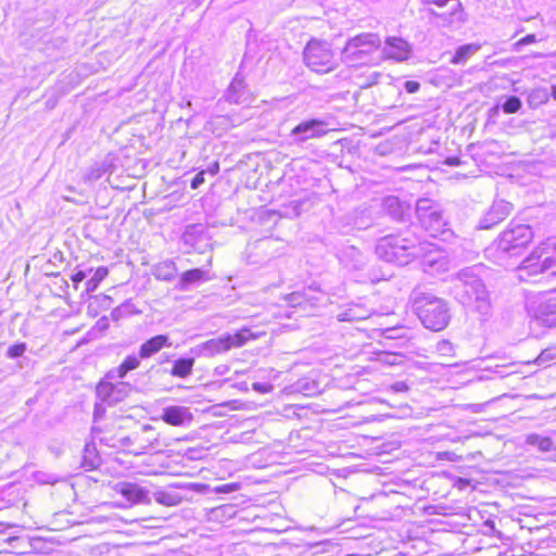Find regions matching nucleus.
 <instances>
[{
    "instance_id": "nucleus-1",
    "label": "nucleus",
    "mask_w": 556,
    "mask_h": 556,
    "mask_svg": "<svg viewBox=\"0 0 556 556\" xmlns=\"http://www.w3.org/2000/svg\"><path fill=\"white\" fill-rule=\"evenodd\" d=\"M455 295L460 303L472 306L481 315L490 313L489 292L482 280L475 274L473 268L462 269L456 275Z\"/></svg>"
},
{
    "instance_id": "nucleus-2",
    "label": "nucleus",
    "mask_w": 556,
    "mask_h": 556,
    "mask_svg": "<svg viewBox=\"0 0 556 556\" xmlns=\"http://www.w3.org/2000/svg\"><path fill=\"white\" fill-rule=\"evenodd\" d=\"M413 296L418 318L426 328L432 331H441L446 328L451 314L445 300L417 290L413 292Z\"/></svg>"
},
{
    "instance_id": "nucleus-3",
    "label": "nucleus",
    "mask_w": 556,
    "mask_h": 556,
    "mask_svg": "<svg viewBox=\"0 0 556 556\" xmlns=\"http://www.w3.org/2000/svg\"><path fill=\"white\" fill-rule=\"evenodd\" d=\"M380 45L381 40L377 34L362 33L346 41L341 52V59L351 67L371 64L375 61L374 54Z\"/></svg>"
},
{
    "instance_id": "nucleus-4",
    "label": "nucleus",
    "mask_w": 556,
    "mask_h": 556,
    "mask_svg": "<svg viewBox=\"0 0 556 556\" xmlns=\"http://www.w3.org/2000/svg\"><path fill=\"white\" fill-rule=\"evenodd\" d=\"M303 59L307 67L321 74L333 71L338 65L330 43L318 39L307 42Z\"/></svg>"
},
{
    "instance_id": "nucleus-5",
    "label": "nucleus",
    "mask_w": 556,
    "mask_h": 556,
    "mask_svg": "<svg viewBox=\"0 0 556 556\" xmlns=\"http://www.w3.org/2000/svg\"><path fill=\"white\" fill-rule=\"evenodd\" d=\"M526 306L530 317L538 325L556 328V296L552 295V292L529 296Z\"/></svg>"
},
{
    "instance_id": "nucleus-6",
    "label": "nucleus",
    "mask_w": 556,
    "mask_h": 556,
    "mask_svg": "<svg viewBox=\"0 0 556 556\" xmlns=\"http://www.w3.org/2000/svg\"><path fill=\"white\" fill-rule=\"evenodd\" d=\"M416 214L431 237L437 238L439 233H448V230L444 229L445 223L441 207L433 200L427 198L419 199L416 203Z\"/></svg>"
},
{
    "instance_id": "nucleus-7",
    "label": "nucleus",
    "mask_w": 556,
    "mask_h": 556,
    "mask_svg": "<svg viewBox=\"0 0 556 556\" xmlns=\"http://www.w3.org/2000/svg\"><path fill=\"white\" fill-rule=\"evenodd\" d=\"M263 530L258 528H245V556H271L275 552L269 541V533L275 530Z\"/></svg>"
},
{
    "instance_id": "nucleus-8",
    "label": "nucleus",
    "mask_w": 556,
    "mask_h": 556,
    "mask_svg": "<svg viewBox=\"0 0 556 556\" xmlns=\"http://www.w3.org/2000/svg\"><path fill=\"white\" fill-rule=\"evenodd\" d=\"M419 245H375L378 258L386 263L405 266L415 257V250Z\"/></svg>"
},
{
    "instance_id": "nucleus-9",
    "label": "nucleus",
    "mask_w": 556,
    "mask_h": 556,
    "mask_svg": "<svg viewBox=\"0 0 556 556\" xmlns=\"http://www.w3.org/2000/svg\"><path fill=\"white\" fill-rule=\"evenodd\" d=\"M276 519H279L278 514L269 511L263 503L245 500V522H255L254 527L261 530H275L274 522Z\"/></svg>"
},
{
    "instance_id": "nucleus-10",
    "label": "nucleus",
    "mask_w": 556,
    "mask_h": 556,
    "mask_svg": "<svg viewBox=\"0 0 556 556\" xmlns=\"http://www.w3.org/2000/svg\"><path fill=\"white\" fill-rule=\"evenodd\" d=\"M541 256L542 254H536L534 251L522 261L521 265L518 267L520 279L526 280L525 274L532 276L546 270H552V275H556V249L554 250V255L545 256L544 260L539 263L538 261Z\"/></svg>"
},
{
    "instance_id": "nucleus-11",
    "label": "nucleus",
    "mask_w": 556,
    "mask_h": 556,
    "mask_svg": "<svg viewBox=\"0 0 556 556\" xmlns=\"http://www.w3.org/2000/svg\"><path fill=\"white\" fill-rule=\"evenodd\" d=\"M533 239L532 228L517 220H511L502 232L500 243H530Z\"/></svg>"
},
{
    "instance_id": "nucleus-12",
    "label": "nucleus",
    "mask_w": 556,
    "mask_h": 556,
    "mask_svg": "<svg viewBox=\"0 0 556 556\" xmlns=\"http://www.w3.org/2000/svg\"><path fill=\"white\" fill-rule=\"evenodd\" d=\"M381 212L396 222L405 220L409 215L410 204L395 195H387L380 202Z\"/></svg>"
},
{
    "instance_id": "nucleus-13",
    "label": "nucleus",
    "mask_w": 556,
    "mask_h": 556,
    "mask_svg": "<svg viewBox=\"0 0 556 556\" xmlns=\"http://www.w3.org/2000/svg\"><path fill=\"white\" fill-rule=\"evenodd\" d=\"M328 132L327 124L320 119H308L296 125L291 134L299 141L323 137Z\"/></svg>"
},
{
    "instance_id": "nucleus-14",
    "label": "nucleus",
    "mask_w": 556,
    "mask_h": 556,
    "mask_svg": "<svg viewBox=\"0 0 556 556\" xmlns=\"http://www.w3.org/2000/svg\"><path fill=\"white\" fill-rule=\"evenodd\" d=\"M511 204L505 200L494 201L492 206L481 218L479 223L480 229H490L494 225L504 220L511 212Z\"/></svg>"
},
{
    "instance_id": "nucleus-15",
    "label": "nucleus",
    "mask_w": 556,
    "mask_h": 556,
    "mask_svg": "<svg viewBox=\"0 0 556 556\" xmlns=\"http://www.w3.org/2000/svg\"><path fill=\"white\" fill-rule=\"evenodd\" d=\"M382 53L386 59L402 62L409 58L412 48L410 45L403 38L389 37L386 40Z\"/></svg>"
},
{
    "instance_id": "nucleus-16",
    "label": "nucleus",
    "mask_w": 556,
    "mask_h": 556,
    "mask_svg": "<svg viewBox=\"0 0 556 556\" xmlns=\"http://www.w3.org/2000/svg\"><path fill=\"white\" fill-rule=\"evenodd\" d=\"M161 420L172 427H182L193 421V415L188 407L170 405L163 409Z\"/></svg>"
},
{
    "instance_id": "nucleus-17",
    "label": "nucleus",
    "mask_w": 556,
    "mask_h": 556,
    "mask_svg": "<svg viewBox=\"0 0 556 556\" xmlns=\"http://www.w3.org/2000/svg\"><path fill=\"white\" fill-rule=\"evenodd\" d=\"M424 271L433 275L448 270V260L441 249L426 252L420 261Z\"/></svg>"
},
{
    "instance_id": "nucleus-18",
    "label": "nucleus",
    "mask_w": 556,
    "mask_h": 556,
    "mask_svg": "<svg viewBox=\"0 0 556 556\" xmlns=\"http://www.w3.org/2000/svg\"><path fill=\"white\" fill-rule=\"evenodd\" d=\"M425 4H434L439 9L446 8V11L435 13L434 15L443 18L446 23L459 21L462 16V3L459 0H421Z\"/></svg>"
},
{
    "instance_id": "nucleus-19",
    "label": "nucleus",
    "mask_w": 556,
    "mask_h": 556,
    "mask_svg": "<svg viewBox=\"0 0 556 556\" xmlns=\"http://www.w3.org/2000/svg\"><path fill=\"white\" fill-rule=\"evenodd\" d=\"M172 344L169 338L166 334H157L146 340L139 349V356L141 358H149L156 354L164 348H169Z\"/></svg>"
},
{
    "instance_id": "nucleus-20",
    "label": "nucleus",
    "mask_w": 556,
    "mask_h": 556,
    "mask_svg": "<svg viewBox=\"0 0 556 556\" xmlns=\"http://www.w3.org/2000/svg\"><path fill=\"white\" fill-rule=\"evenodd\" d=\"M116 491L130 504L147 501V491L136 483L123 482L116 486Z\"/></svg>"
},
{
    "instance_id": "nucleus-21",
    "label": "nucleus",
    "mask_w": 556,
    "mask_h": 556,
    "mask_svg": "<svg viewBox=\"0 0 556 556\" xmlns=\"http://www.w3.org/2000/svg\"><path fill=\"white\" fill-rule=\"evenodd\" d=\"M89 278L85 282V292L90 294L94 292L102 281L109 276V268L105 266H99L96 268H89L88 274Z\"/></svg>"
},
{
    "instance_id": "nucleus-22",
    "label": "nucleus",
    "mask_w": 556,
    "mask_h": 556,
    "mask_svg": "<svg viewBox=\"0 0 556 556\" xmlns=\"http://www.w3.org/2000/svg\"><path fill=\"white\" fill-rule=\"evenodd\" d=\"M525 443L527 445L536 447L538 451L546 453L556 451V445L549 437H545L539 433H529L525 437Z\"/></svg>"
},
{
    "instance_id": "nucleus-23",
    "label": "nucleus",
    "mask_w": 556,
    "mask_h": 556,
    "mask_svg": "<svg viewBox=\"0 0 556 556\" xmlns=\"http://www.w3.org/2000/svg\"><path fill=\"white\" fill-rule=\"evenodd\" d=\"M193 366L194 359L192 357L178 358L172 366L170 375L177 378H186L192 372Z\"/></svg>"
},
{
    "instance_id": "nucleus-24",
    "label": "nucleus",
    "mask_w": 556,
    "mask_h": 556,
    "mask_svg": "<svg viewBox=\"0 0 556 556\" xmlns=\"http://www.w3.org/2000/svg\"><path fill=\"white\" fill-rule=\"evenodd\" d=\"M481 46L478 43H468L460 46L457 48L455 54L453 55L451 62L453 64H464L468 61L470 56L477 53L480 50Z\"/></svg>"
},
{
    "instance_id": "nucleus-25",
    "label": "nucleus",
    "mask_w": 556,
    "mask_h": 556,
    "mask_svg": "<svg viewBox=\"0 0 556 556\" xmlns=\"http://www.w3.org/2000/svg\"><path fill=\"white\" fill-rule=\"evenodd\" d=\"M206 274L201 269H190L185 271L179 279V288L185 290L189 285L206 279Z\"/></svg>"
},
{
    "instance_id": "nucleus-26",
    "label": "nucleus",
    "mask_w": 556,
    "mask_h": 556,
    "mask_svg": "<svg viewBox=\"0 0 556 556\" xmlns=\"http://www.w3.org/2000/svg\"><path fill=\"white\" fill-rule=\"evenodd\" d=\"M140 366L139 359L134 356H127L117 368V376L123 378L128 371L137 369Z\"/></svg>"
},
{
    "instance_id": "nucleus-27",
    "label": "nucleus",
    "mask_w": 556,
    "mask_h": 556,
    "mask_svg": "<svg viewBox=\"0 0 556 556\" xmlns=\"http://www.w3.org/2000/svg\"><path fill=\"white\" fill-rule=\"evenodd\" d=\"M522 106L521 100L516 96H510L502 104V109L506 114L518 112Z\"/></svg>"
},
{
    "instance_id": "nucleus-28",
    "label": "nucleus",
    "mask_w": 556,
    "mask_h": 556,
    "mask_svg": "<svg viewBox=\"0 0 556 556\" xmlns=\"http://www.w3.org/2000/svg\"><path fill=\"white\" fill-rule=\"evenodd\" d=\"M285 300L291 306H301L305 301H307V298L302 292H292V293L285 295Z\"/></svg>"
},
{
    "instance_id": "nucleus-29",
    "label": "nucleus",
    "mask_w": 556,
    "mask_h": 556,
    "mask_svg": "<svg viewBox=\"0 0 556 556\" xmlns=\"http://www.w3.org/2000/svg\"><path fill=\"white\" fill-rule=\"evenodd\" d=\"M366 317H367V315L359 314V312H356L354 308H350L339 315V320L353 321V320L365 319Z\"/></svg>"
},
{
    "instance_id": "nucleus-30",
    "label": "nucleus",
    "mask_w": 556,
    "mask_h": 556,
    "mask_svg": "<svg viewBox=\"0 0 556 556\" xmlns=\"http://www.w3.org/2000/svg\"><path fill=\"white\" fill-rule=\"evenodd\" d=\"M554 358H556V346L551 345L541 352V354L538 357V363L540 365H542V364L549 362Z\"/></svg>"
},
{
    "instance_id": "nucleus-31",
    "label": "nucleus",
    "mask_w": 556,
    "mask_h": 556,
    "mask_svg": "<svg viewBox=\"0 0 556 556\" xmlns=\"http://www.w3.org/2000/svg\"><path fill=\"white\" fill-rule=\"evenodd\" d=\"M274 387L270 382L263 381V382H252V390L260 394H268L273 391Z\"/></svg>"
},
{
    "instance_id": "nucleus-32",
    "label": "nucleus",
    "mask_w": 556,
    "mask_h": 556,
    "mask_svg": "<svg viewBox=\"0 0 556 556\" xmlns=\"http://www.w3.org/2000/svg\"><path fill=\"white\" fill-rule=\"evenodd\" d=\"M26 351V344L25 343H16V344H13L12 346H10L8 349V356L10 358H16V357H20L22 356Z\"/></svg>"
},
{
    "instance_id": "nucleus-33",
    "label": "nucleus",
    "mask_w": 556,
    "mask_h": 556,
    "mask_svg": "<svg viewBox=\"0 0 556 556\" xmlns=\"http://www.w3.org/2000/svg\"><path fill=\"white\" fill-rule=\"evenodd\" d=\"M302 202L300 201H291L290 202V205L288 207H286V212L283 213L286 216H289V217H298L300 216L301 214V206H302Z\"/></svg>"
},
{
    "instance_id": "nucleus-34",
    "label": "nucleus",
    "mask_w": 556,
    "mask_h": 556,
    "mask_svg": "<svg viewBox=\"0 0 556 556\" xmlns=\"http://www.w3.org/2000/svg\"><path fill=\"white\" fill-rule=\"evenodd\" d=\"M437 350L441 355L447 356L453 354L454 346L450 341L442 340L438 342Z\"/></svg>"
},
{
    "instance_id": "nucleus-35",
    "label": "nucleus",
    "mask_w": 556,
    "mask_h": 556,
    "mask_svg": "<svg viewBox=\"0 0 556 556\" xmlns=\"http://www.w3.org/2000/svg\"><path fill=\"white\" fill-rule=\"evenodd\" d=\"M157 500L160 503H163L167 506H174V505L178 504V502H179L178 497L166 495L164 492L159 493Z\"/></svg>"
},
{
    "instance_id": "nucleus-36",
    "label": "nucleus",
    "mask_w": 556,
    "mask_h": 556,
    "mask_svg": "<svg viewBox=\"0 0 556 556\" xmlns=\"http://www.w3.org/2000/svg\"><path fill=\"white\" fill-rule=\"evenodd\" d=\"M87 274L84 270H77L71 276L74 289H78V285L87 277Z\"/></svg>"
},
{
    "instance_id": "nucleus-37",
    "label": "nucleus",
    "mask_w": 556,
    "mask_h": 556,
    "mask_svg": "<svg viewBox=\"0 0 556 556\" xmlns=\"http://www.w3.org/2000/svg\"><path fill=\"white\" fill-rule=\"evenodd\" d=\"M403 88L407 93H415L420 89V84L416 80H406Z\"/></svg>"
},
{
    "instance_id": "nucleus-38",
    "label": "nucleus",
    "mask_w": 556,
    "mask_h": 556,
    "mask_svg": "<svg viewBox=\"0 0 556 556\" xmlns=\"http://www.w3.org/2000/svg\"><path fill=\"white\" fill-rule=\"evenodd\" d=\"M205 170H200L194 177L193 179L191 180V188L192 189H197L199 188L204 181H205V178H204V175H205Z\"/></svg>"
},
{
    "instance_id": "nucleus-39",
    "label": "nucleus",
    "mask_w": 556,
    "mask_h": 556,
    "mask_svg": "<svg viewBox=\"0 0 556 556\" xmlns=\"http://www.w3.org/2000/svg\"><path fill=\"white\" fill-rule=\"evenodd\" d=\"M390 389L397 393H404L408 391V386L405 381H396L390 386Z\"/></svg>"
},
{
    "instance_id": "nucleus-40",
    "label": "nucleus",
    "mask_w": 556,
    "mask_h": 556,
    "mask_svg": "<svg viewBox=\"0 0 556 556\" xmlns=\"http://www.w3.org/2000/svg\"><path fill=\"white\" fill-rule=\"evenodd\" d=\"M536 41V37L533 34L527 35L526 37L521 38L516 45L517 46H525Z\"/></svg>"
},
{
    "instance_id": "nucleus-41",
    "label": "nucleus",
    "mask_w": 556,
    "mask_h": 556,
    "mask_svg": "<svg viewBox=\"0 0 556 556\" xmlns=\"http://www.w3.org/2000/svg\"><path fill=\"white\" fill-rule=\"evenodd\" d=\"M309 384L311 383L308 381H298L296 384H295V388H296L298 391L309 392L311 391Z\"/></svg>"
},
{
    "instance_id": "nucleus-42",
    "label": "nucleus",
    "mask_w": 556,
    "mask_h": 556,
    "mask_svg": "<svg viewBox=\"0 0 556 556\" xmlns=\"http://www.w3.org/2000/svg\"><path fill=\"white\" fill-rule=\"evenodd\" d=\"M344 253L348 256H354L357 253V249L355 245H348V249Z\"/></svg>"
},
{
    "instance_id": "nucleus-43",
    "label": "nucleus",
    "mask_w": 556,
    "mask_h": 556,
    "mask_svg": "<svg viewBox=\"0 0 556 556\" xmlns=\"http://www.w3.org/2000/svg\"><path fill=\"white\" fill-rule=\"evenodd\" d=\"M445 163L451 166H457L460 164V161L458 157H448Z\"/></svg>"
},
{
    "instance_id": "nucleus-44",
    "label": "nucleus",
    "mask_w": 556,
    "mask_h": 556,
    "mask_svg": "<svg viewBox=\"0 0 556 556\" xmlns=\"http://www.w3.org/2000/svg\"><path fill=\"white\" fill-rule=\"evenodd\" d=\"M219 170V165L218 163H214L210 168H208V172L211 173V175H216Z\"/></svg>"
},
{
    "instance_id": "nucleus-45",
    "label": "nucleus",
    "mask_w": 556,
    "mask_h": 556,
    "mask_svg": "<svg viewBox=\"0 0 556 556\" xmlns=\"http://www.w3.org/2000/svg\"><path fill=\"white\" fill-rule=\"evenodd\" d=\"M519 245H516V244H513V245H506L504 249H503V253H506V254H510V252L513 250H515L516 248H518Z\"/></svg>"
},
{
    "instance_id": "nucleus-46",
    "label": "nucleus",
    "mask_w": 556,
    "mask_h": 556,
    "mask_svg": "<svg viewBox=\"0 0 556 556\" xmlns=\"http://www.w3.org/2000/svg\"><path fill=\"white\" fill-rule=\"evenodd\" d=\"M256 407L257 406V403L253 400H250V399H245V408H249V407Z\"/></svg>"
},
{
    "instance_id": "nucleus-47",
    "label": "nucleus",
    "mask_w": 556,
    "mask_h": 556,
    "mask_svg": "<svg viewBox=\"0 0 556 556\" xmlns=\"http://www.w3.org/2000/svg\"><path fill=\"white\" fill-rule=\"evenodd\" d=\"M251 338H256V336L254 333H252L247 327H245V337H244V340L245 342L251 339Z\"/></svg>"
},
{
    "instance_id": "nucleus-48",
    "label": "nucleus",
    "mask_w": 556,
    "mask_h": 556,
    "mask_svg": "<svg viewBox=\"0 0 556 556\" xmlns=\"http://www.w3.org/2000/svg\"><path fill=\"white\" fill-rule=\"evenodd\" d=\"M482 406H483L482 404H473V405H471V409L473 413H479V412H481Z\"/></svg>"
},
{
    "instance_id": "nucleus-49",
    "label": "nucleus",
    "mask_w": 556,
    "mask_h": 556,
    "mask_svg": "<svg viewBox=\"0 0 556 556\" xmlns=\"http://www.w3.org/2000/svg\"><path fill=\"white\" fill-rule=\"evenodd\" d=\"M394 238L393 233H388L384 237L381 238L383 241H388L387 243H392L390 240Z\"/></svg>"
},
{
    "instance_id": "nucleus-50",
    "label": "nucleus",
    "mask_w": 556,
    "mask_h": 556,
    "mask_svg": "<svg viewBox=\"0 0 556 556\" xmlns=\"http://www.w3.org/2000/svg\"><path fill=\"white\" fill-rule=\"evenodd\" d=\"M12 526L11 525H7V523H0V531L4 530V529H9L11 528Z\"/></svg>"
},
{
    "instance_id": "nucleus-51",
    "label": "nucleus",
    "mask_w": 556,
    "mask_h": 556,
    "mask_svg": "<svg viewBox=\"0 0 556 556\" xmlns=\"http://www.w3.org/2000/svg\"><path fill=\"white\" fill-rule=\"evenodd\" d=\"M552 97L556 100V85L552 87Z\"/></svg>"
},
{
    "instance_id": "nucleus-52",
    "label": "nucleus",
    "mask_w": 556,
    "mask_h": 556,
    "mask_svg": "<svg viewBox=\"0 0 556 556\" xmlns=\"http://www.w3.org/2000/svg\"><path fill=\"white\" fill-rule=\"evenodd\" d=\"M402 241L407 242V241H409V239L408 238H403Z\"/></svg>"
}]
</instances>
